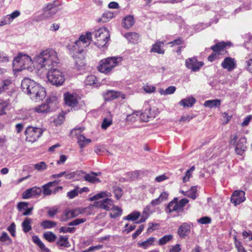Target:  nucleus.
Segmentation results:
<instances>
[{
  "instance_id": "f257e3e1",
  "label": "nucleus",
  "mask_w": 252,
  "mask_h": 252,
  "mask_svg": "<svg viewBox=\"0 0 252 252\" xmlns=\"http://www.w3.org/2000/svg\"><path fill=\"white\" fill-rule=\"evenodd\" d=\"M91 38L92 33L88 32L86 35H81L79 40L76 41L72 45L69 46V52L79 68L85 65L84 48L90 44Z\"/></svg>"
},
{
  "instance_id": "f03ea898",
  "label": "nucleus",
  "mask_w": 252,
  "mask_h": 252,
  "mask_svg": "<svg viewBox=\"0 0 252 252\" xmlns=\"http://www.w3.org/2000/svg\"><path fill=\"white\" fill-rule=\"evenodd\" d=\"M21 89L35 101L42 100L46 96V91L39 84L29 78L24 79L21 82Z\"/></svg>"
},
{
  "instance_id": "7ed1b4c3",
  "label": "nucleus",
  "mask_w": 252,
  "mask_h": 252,
  "mask_svg": "<svg viewBox=\"0 0 252 252\" xmlns=\"http://www.w3.org/2000/svg\"><path fill=\"white\" fill-rule=\"evenodd\" d=\"M40 67L49 70L54 68L59 63L57 52L52 49H47L41 52L34 59Z\"/></svg>"
},
{
  "instance_id": "20e7f679",
  "label": "nucleus",
  "mask_w": 252,
  "mask_h": 252,
  "mask_svg": "<svg viewBox=\"0 0 252 252\" xmlns=\"http://www.w3.org/2000/svg\"><path fill=\"white\" fill-rule=\"evenodd\" d=\"M121 57H111L101 60L97 67L98 70L105 74H110L114 68L121 62Z\"/></svg>"
},
{
  "instance_id": "39448f33",
  "label": "nucleus",
  "mask_w": 252,
  "mask_h": 252,
  "mask_svg": "<svg viewBox=\"0 0 252 252\" xmlns=\"http://www.w3.org/2000/svg\"><path fill=\"white\" fill-rule=\"evenodd\" d=\"M189 200L186 198L178 201V197H175L170 201L165 209L167 213H171L176 212L177 213L184 212V207L189 203Z\"/></svg>"
},
{
  "instance_id": "423d86ee",
  "label": "nucleus",
  "mask_w": 252,
  "mask_h": 252,
  "mask_svg": "<svg viewBox=\"0 0 252 252\" xmlns=\"http://www.w3.org/2000/svg\"><path fill=\"white\" fill-rule=\"evenodd\" d=\"M32 63V60L31 57L21 53H19L13 61V66L18 70L28 68Z\"/></svg>"
},
{
  "instance_id": "0eeeda50",
  "label": "nucleus",
  "mask_w": 252,
  "mask_h": 252,
  "mask_svg": "<svg viewBox=\"0 0 252 252\" xmlns=\"http://www.w3.org/2000/svg\"><path fill=\"white\" fill-rule=\"evenodd\" d=\"M47 78L52 85L56 86L62 85L65 81L63 73L56 68L48 70Z\"/></svg>"
},
{
  "instance_id": "6e6552de",
  "label": "nucleus",
  "mask_w": 252,
  "mask_h": 252,
  "mask_svg": "<svg viewBox=\"0 0 252 252\" xmlns=\"http://www.w3.org/2000/svg\"><path fill=\"white\" fill-rule=\"evenodd\" d=\"M94 34L96 40L94 44L99 48L104 47L110 39V34L106 28L99 29L94 32Z\"/></svg>"
},
{
  "instance_id": "1a4fd4ad",
  "label": "nucleus",
  "mask_w": 252,
  "mask_h": 252,
  "mask_svg": "<svg viewBox=\"0 0 252 252\" xmlns=\"http://www.w3.org/2000/svg\"><path fill=\"white\" fill-rule=\"evenodd\" d=\"M60 4H57L56 1L50 3L44 8L42 13L35 17L36 21H40L52 18L58 11V6Z\"/></svg>"
},
{
  "instance_id": "9d476101",
  "label": "nucleus",
  "mask_w": 252,
  "mask_h": 252,
  "mask_svg": "<svg viewBox=\"0 0 252 252\" xmlns=\"http://www.w3.org/2000/svg\"><path fill=\"white\" fill-rule=\"evenodd\" d=\"M42 129L39 127L28 126L24 132L27 141L33 143L36 141L43 134Z\"/></svg>"
},
{
  "instance_id": "9b49d317",
  "label": "nucleus",
  "mask_w": 252,
  "mask_h": 252,
  "mask_svg": "<svg viewBox=\"0 0 252 252\" xmlns=\"http://www.w3.org/2000/svg\"><path fill=\"white\" fill-rule=\"evenodd\" d=\"M237 136L236 135H232L230 137V144L235 146V151L237 154L242 156L247 149V139L245 137H242L237 142Z\"/></svg>"
},
{
  "instance_id": "f8f14e48",
  "label": "nucleus",
  "mask_w": 252,
  "mask_h": 252,
  "mask_svg": "<svg viewBox=\"0 0 252 252\" xmlns=\"http://www.w3.org/2000/svg\"><path fill=\"white\" fill-rule=\"evenodd\" d=\"M57 100L54 96L50 97L46 100V103L36 107L38 113H48L55 110L57 107Z\"/></svg>"
},
{
  "instance_id": "ddd939ff",
  "label": "nucleus",
  "mask_w": 252,
  "mask_h": 252,
  "mask_svg": "<svg viewBox=\"0 0 252 252\" xmlns=\"http://www.w3.org/2000/svg\"><path fill=\"white\" fill-rule=\"evenodd\" d=\"M203 64V62H198L195 57L188 58L185 61L186 66L193 72L198 71Z\"/></svg>"
},
{
  "instance_id": "4468645a",
  "label": "nucleus",
  "mask_w": 252,
  "mask_h": 252,
  "mask_svg": "<svg viewBox=\"0 0 252 252\" xmlns=\"http://www.w3.org/2000/svg\"><path fill=\"white\" fill-rule=\"evenodd\" d=\"M40 188L36 186L26 189L22 194V198L24 199H29L40 195L42 193Z\"/></svg>"
},
{
  "instance_id": "2eb2a0df",
  "label": "nucleus",
  "mask_w": 252,
  "mask_h": 252,
  "mask_svg": "<svg viewBox=\"0 0 252 252\" xmlns=\"http://www.w3.org/2000/svg\"><path fill=\"white\" fill-rule=\"evenodd\" d=\"M83 210L80 208L66 210L62 216L61 220L62 221H65L68 219L77 217L80 214L83 213Z\"/></svg>"
},
{
  "instance_id": "dca6fc26",
  "label": "nucleus",
  "mask_w": 252,
  "mask_h": 252,
  "mask_svg": "<svg viewBox=\"0 0 252 252\" xmlns=\"http://www.w3.org/2000/svg\"><path fill=\"white\" fill-rule=\"evenodd\" d=\"M245 192L242 190H235L231 197V202L236 206L246 200Z\"/></svg>"
},
{
  "instance_id": "f3484780",
  "label": "nucleus",
  "mask_w": 252,
  "mask_h": 252,
  "mask_svg": "<svg viewBox=\"0 0 252 252\" xmlns=\"http://www.w3.org/2000/svg\"><path fill=\"white\" fill-rule=\"evenodd\" d=\"M120 97H121L123 99L126 98L125 94H122L120 92L112 90L108 91L104 95V98L106 101H111Z\"/></svg>"
},
{
  "instance_id": "a211bd4d",
  "label": "nucleus",
  "mask_w": 252,
  "mask_h": 252,
  "mask_svg": "<svg viewBox=\"0 0 252 252\" xmlns=\"http://www.w3.org/2000/svg\"><path fill=\"white\" fill-rule=\"evenodd\" d=\"M95 206L105 210H109L111 209L112 207L113 206V201L109 198H105L99 201L95 202Z\"/></svg>"
},
{
  "instance_id": "6ab92c4d",
  "label": "nucleus",
  "mask_w": 252,
  "mask_h": 252,
  "mask_svg": "<svg viewBox=\"0 0 252 252\" xmlns=\"http://www.w3.org/2000/svg\"><path fill=\"white\" fill-rule=\"evenodd\" d=\"M190 232V225L188 223H183L178 229V234L181 239H185Z\"/></svg>"
},
{
  "instance_id": "aec40b11",
  "label": "nucleus",
  "mask_w": 252,
  "mask_h": 252,
  "mask_svg": "<svg viewBox=\"0 0 252 252\" xmlns=\"http://www.w3.org/2000/svg\"><path fill=\"white\" fill-rule=\"evenodd\" d=\"M65 104L68 106L74 108L78 103L76 96L67 93L64 94Z\"/></svg>"
},
{
  "instance_id": "412c9836",
  "label": "nucleus",
  "mask_w": 252,
  "mask_h": 252,
  "mask_svg": "<svg viewBox=\"0 0 252 252\" xmlns=\"http://www.w3.org/2000/svg\"><path fill=\"white\" fill-rule=\"evenodd\" d=\"M221 66L228 71H231L236 67L234 59L230 57L225 58L221 63Z\"/></svg>"
},
{
  "instance_id": "4be33fe9",
  "label": "nucleus",
  "mask_w": 252,
  "mask_h": 252,
  "mask_svg": "<svg viewBox=\"0 0 252 252\" xmlns=\"http://www.w3.org/2000/svg\"><path fill=\"white\" fill-rule=\"evenodd\" d=\"M155 118V113L151 108L146 109L143 113L140 112V119L144 122H148Z\"/></svg>"
},
{
  "instance_id": "5701e85b",
  "label": "nucleus",
  "mask_w": 252,
  "mask_h": 252,
  "mask_svg": "<svg viewBox=\"0 0 252 252\" xmlns=\"http://www.w3.org/2000/svg\"><path fill=\"white\" fill-rule=\"evenodd\" d=\"M12 85L10 78H4L0 80V94L9 90Z\"/></svg>"
},
{
  "instance_id": "b1692460",
  "label": "nucleus",
  "mask_w": 252,
  "mask_h": 252,
  "mask_svg": "<svg viewBox=\"0 0 252 252\" xmlns=\"http://www.w3.org/2000/svg\"><path fill=\"white\" fill-rule=\"evenodd\" d=\"M165 42L157 40L156 42L152 45L151 49V52L157 53L159 54H163L164 53V49L162 48Z\"/></svg>"
},
{
  "instance_id": "393cba45",
  "label": "nucleus",
  "mask_w": 252,
  "mask_h": 252,
  "mask_svg": "<svg viewBox=\"0 0 252 252\" xmlns=\"http://www.w3.org/2000/svg\"><path fill=\"white\" fill-rule=\"evenodd\" d=\"M168 196V193L166 192H162L159 196L154 200H152L150 203V205L153 206H156L160 204L162 201L166 200Z\"/></svg>"
},
{
  "instance_id": "a878e982",
  "label": "nucleus",
  "mask_w": 252,
  "mask_h": 252,
  "mask_svg": "<svg viewBox=\"0 0 252 252\" xmlns=\"http://www.w3.org/2000/svg\"><path fill=\"white\" fill-rule=\"evenodd\" d=\"M9 100H3L0 98V116L6 114L9 110Z\"/></svg>"
},
{
  "instance_id": "bb28decb",
  "label": "nucleus",
  "mask_w": 252,
  "mask_h": 252,
  "mask_svg": "<svg viewBox=\"0 0 252 252\" xmlns=\"http://www.w3.org/2000/svg\"><path fill=\"white\" fill-rule=\"evenodd\" d=\"M195 99L192 96L182 99L179 103L180 105L184 107H191L195 103Z\"/></svg>"
},
{
  "instance_id": "cd10ccee",
  "label": "nucleus",
  "mask_w": 252,
  "mask_h": 252,
  "mask_svg": "<svg viewBox=\"0 0 252 252\" xmlns=\"http://www.w3.org/2000/svg\"><path fill=\"white\" fill-rule=\"evenodd\" d=\"M134 24V20L133 16L128 15L125 17L123 20L122 25L125 29L131 28Z\"/></svg>"
},
{
  "instance_id": "c85d7f7f",
  "label": "nucleus",
  "mask_w": 252,
  "mask_h": 252,
  "mask_svg": "<svg viewBox=\"0 0 252 252\" xmlns=\"http://www.w3.org/2000/svg\"><path fill=\"white\" fill-rule=\"evenodd\" d=\"M78 143L80 148L83 149L91 142L90 139L87 138L84 135L80 134L78 136Z\"/></svg>"
},
{
  "instance_id": "c756f323",
  "label": "nucleus",
  "mask_w": 252,
  "mask_h": 252,
  "mask_svg": "<svg viewBox=\"0 0 252 252\" xmlns=\"http://www.w3.org/2000/svg\"><path fill=\"white\" fill-rule=\"evenodd\" d=\"M57 245L65 248H68L70 246L68 241V237L66 236H60L57 242Z\"/></svg>"
},
{
  "instance_id": "7c9ffc66",
  "label": "nucleus",
  "mask_w": 252,
  "mask_h": 252,
  "mask_svg": "<svg viewBox=\"0 0 252 252\" xmlns=\"http://www.w3.org/2000/svg\"><path fill=\"white\" fill-rule=\"evenodd\" d=\"M125 36L130 42L133 43L137 42L139 38V34L134 32L126 33Z\"/></svg>"
},
{
  "instance_id": "2f4dec72",
  "label": "nucleus",
  "mask_w": 252,
  "mask_h": 252,
  "mask_svg": "<svg viewBox=\"0 0 252 252\" xmlns=\"http://www.w3.org/2000/svg\"><path fill=\"white\" fill-rule=\"evenodd\" d=\"M113 17L114 14L112 12L107 11L103 14L101 18L98 19V22L100 23H106L113 18Z\"/></svg>"
},
{
  "instance_id": "473e14b6",
  "label": "nucleus",
  "mask_w": 252,
  "mask_h": 252,
  "mask_svg": "<svg viewBox=\"0 0 252 252\" xmlns=\"http://www.w3.org/2000/svg\"><path fill=\"white\" fill-rule=\"evenodd\" d=\"M32 241L40 248L41 250L46 251V252H50V250L45 247V245L40 240L37 236H33L32 237Z\"/></svg>"
},
{
  "instance_id": "72a5a7b5",
  "label": "nucleus",
  "mask_w": 252,
  "mask_h": 252,
  "mask_svg": "<svg viewBox=\"0 0 252 252\" xmlns=\"http://www.w3.org/2000/svg\"><path fill=\"white\" fill-rule=\"evenodd\" d=\"M57 225L56 222L49 220H45L42 221L40 223L41 226L44 229H51L55 227Z\"/></svg>"
},
{
  "instance_id": "f704fd0d",
  "label": "nucleus",
  "mask_w": 252,
  "mask_h": 252,
  "mask_svg": "<svg viewBox=\"0 0 252 252\" xmlns=\"http://www.w3.org/2000/svg\"><path fill=\"white\" fill-rule=\"evenodd\" d=\"M220 105V100L218 99L207 100L204 103V106L209 108L219 107Z\"/></svg>"
},
{
  "instance_id": "c9c22d12",
  "label": "nucleus",
  "mask_w": 252,
  "mask_h": 252,
  "mask_svg": "<svg viewBox=\"0 0 252 252\" xmlns=\"http://www.w3.org/2000/svg\"><path fill=\"white\" fill-rule=\"evenodd\" d=\"M32 220L29 218H26L22 223L23 230L24 232L27 233L32 229L31 223Z\"/></svg>"
},
{
  "instance_id": "e433bc0d",
  "label": "nucleus",
  "mask_w": 252,
  "mask_h": 252,
  "mask_svg": "<svg viewBox=\"0 0 252 252\" xmlns=\"http://www.w3.org/2000/svg\"><path fill=\"white\" fill-rule=\"evenodd\" d=\"M84 179L85 180L93 184L100 183L101 182L99 178L95 177V176L92 174V172L90 174H86L84 176Z\"/></svg>"
},
{
  "instance_id": "4c0bfd02",
  "label": "nucleus",
  "mask_w": 252,
  "mask_h": 252,
  "mask_svg": "<svg viewBox=\"0 0 252 252\" xmlns=\"http://www.w3.org/2000/svg\"><path fill=\"white\" fill-rule=\"evenodd\" d=\"M0 241L3 242L4 244L6 245H9L12 243L11 239L5 232L2 233L1 235L0 236Z\"/></svg>"
},
{
  "instance_id": "58836bf2",
  "label": "nucleus",
  "mask_w": 252,
  "mask_h": 252,
  "mask_svg": "<svg viewBox=\"0 0 252 252\" xmlns=\"http://www.w3.org/2000/svg\"><path fill=\"white\" fill-rule=\"evenodd\" d=\"M227 44L224 42H219L214 46H212L211 49L215 52H220L223 50L226 46Z\"/></svg>"
},
{
  "instance_id": "ea45409f",
  "label": "nucleus",
  "mask_w": 252,
  "mask_h": 252,
  "mask_svg": "<svg viewBox=\"0 0 252 252\" xmlns=\"http://www.w3.org/2000/svg\"><path fill=\"white\" fill-rule=\"evenodd\" d=\"M112 212L110 213V217L111 218L115 219L122 215V210L118 207H112Z\"/></svg>"
},
{
  "instance_id": "a19ab883",
  "label": "nucleus",
  "mask_w": 252,
  "mask_h": 252,
  "mask_svg": "<svg viewBox=\"0 0 252 252\" xmlns=\"http://www.w3.org/2000/svg\"><path fill=\"white\" fill-rule=\"evenodd\" d=\"M196 192L197 186H192L189 190L186 191V194H185V196H187L192 199H195L197 197Z\"/></svg>"
},
{
  "instance_id": "79ce46f5",
  "label": "nucleus",
  "mask_w": 252,
  "mask_h": 252,
  "mask_svg": "<svg viewBox=\"0 0 252 252\" xmlns=\"http://www.w3.org/2000/svg\"><path fill=\"white\" fill-rule=\"evenodd\" d=\"M109 114H110V113H109ZM112 124V117H111V115L110 114V115L108 117L104 118L103 119L101 126L102 129H106Z\"/></svg>"
},
{
  "instance_id": "37998d69",
  "label": "nucleus",
  "mask_w": 252,
  "mask_h": 252,
  "mask_svg": "<svg viewBox=\"0 0 252 252\" xmlns=\"http://www.w3.org/2000/svg\"><path fill=\"white\" fill-rule=\"evenodd\" d=\"M43 237L49 242H53L55 241L57 238L56 235L51 231H47L43 234Z\"/></svg>"
},
{
  "instance_id": "c03bdc74",
  "label": "nucleus",
  "mask_w": 252,
  "mask_h": 252,
  "mask_svg": "<svg viewBox=\"0 0 252 252\" xmlns=\"http://www.w3.org/2000/svg\"><path fill=\"white\" fill-rule=\"evenodd\" d=\"M140 216V213L139 212H133L127 216H126L124 218V220H131V221H135Z\"/></svg>"
},
{
  "instance_id": "a18cd8bd",
  "label": "nucleus",
  "mask_w": 252,
  "mask_h": 252,
  "mask_svg": "<svg viewBox=\"0 0 252 252\" xmlns=\"http://www.w3.org/2000/svg\"><path fill=\"white\" fill-rule=\"evenodd\" d=\"M155 238L150 237L146 241L143 242L142 243H139V246L143 248L144 249L147 248L150 245H152L153 242L155 241Z\"/></svg>"
},
{
  "instance_id": "49530a36",
  "label": "nucleus",
  "mask_w": 252,
  "mask_h": 252,
  "mask_svg": "<svg viewBox=\"0 0 252 252\" xmlns=\"http://www.w3.org/2000/svg\"><path fill=\"white\" fill-rule=\"evenodd\" d=\"M172 238L173 236L171 234L164 235L159 240L158 244L160 245H164L172 239Z\"/></svg>"
},
{
  "instance_id": "de8ad7c7",
  "label": "nucleus",
  "mask_w": 252,
  "mask_h": 252,
  "mask_svg": "<svg viewBox=\"0 0 252 252\" xmlns=\"http://www.w3.org/2000/svg\"><path fill=\"white\" fill-rule=\"evenodd\" d=\"M96 81V77L94 75L88 76L85 80V83L86 85H93L95 83Z\"/></svg>"
},
{
  "instance_id": "09e8293b",
  "label": "nucleus",
  "mask_w": 252,
  "mask_h": 252,
  "mask_svg": "<svg viewBox=\"0 0 252 252\" xmlns=\"http://www.w3.org/2000/svg\"><path fill=\"white\" fill-rule=\"evenodd\" d=\"M86 221V218L76 219L73 221L69 222L67 225L68 226H75L84 223Z\"/></svg>"
},
{
  "instance_id": "8fccbe9b",
  "label": "nucleus",
  "mask_w": 252,
  "mask_h": 252,
  "mask_svg": "<svg viewBox=\"0 0 252 252\" xmlns=\"http://www.w3.org/2000/svg\"><path fill=\"white\" fill-rule=\"evenodd\" d=\"M76 230V228L75 227H65V226H62L61 227L59 231L60 232H63L64 233H73Z\"/></svg>"
},
{
  "instance_id": "3c124183",
  "label": "nucleus",
  "mask_w": 252,
  "mask_h": 252,
  "mask_svg": "<svg viewBox=\"0 0 252 252\" xmlns=\"http://www.w3.org/2000/svg\"><path fill=\"white\" fill-rule=\"evenodd\" d=\"M34 168L38 171H41L45 170L47 168V165L45 162L41 161L38 163L35 164Z\"/></svg>"
},
{
  "instance_id": "603ef678",
  "label": "nucleus",
  "mask_w": 252,
  "mask_h": 252,
  "mask_svg": "<svg viewBox=\"0 0 252 252\" xmlns=\"http://www.w3.org/2000/svg\"><path fill=\"white\" fill-rule=\"evenodd\" d=\"M107 196V193L105 191H102L99 193H97L92 197L90 198V200L91 201H94L98 200L99 199L102 198L103 197H106Z\"/></svg>"
},
{
  "instance_id": "864d4df0",
  "label": "nucleus",
  "mask_w": 252,
  "mask_h": 252,
  "mask_svg": "<svg viewBox=\"0 0 252 252\" xmlns=\"http://www.w3.org/2000/svg\"><path fill=\"white\" fill-rule=\"evenodd\" d=\"M139 116H140V111L134 112L132 114L127 115V120L131 122L135 121Z\"/></svg>"
},
{
  "instance_id": "5fc2aeb1",
  "label": "nucleus",
  "mask_w": 252,
  "mask_h": 252,
  "mask_svg": "<svg viewBox=\"0 0 252 252\" xmlns=\"http://www.w3.org/2000/svg\"><path fill=\"white\" fill-rule=\"evenodd\" d=\"M58 213V208L56 206L52 208H49L47 214L51 218H53L56 214Z\"/></svg>"
},
{
  "instance_id": "6e6d98bb",
  "label": "nucleus",
  "mask_w": 252,
  "mask_h": 252,
  "mask_svg": "<svg viewBox=\"0 0 252 252\" xmlns=\"http://www.w3.org/2000/svg\"><path fill=\"white\" fill-rule=\"evenodd\" d=\"M20 15V12L18 10L13 11L11 14L6 15V17L11 22L13 19L18 17Z\"/></svg>"
},
{
  "instance_id": "4d7b16f0",
  "label": "nucleus",
  "mask_w": 252,
  "mask_h": 252,
  "mask_svg": "<svg viewBox=\"0 0 252 252\" xmlns=\"http://www.w3.org/2000/svg\"><path fill=\"white\" fill-rule=\"evenodd\" d=\"M64 120V115L63 114L59 115L58 117L55 119L54 120V122L56 125H60L62 124Z\"/></svg>"
},
{
  "instance_id": "13d9d810",
  "label": "nucleus",
  "mask_w": 252,
  "mask_h": 252,
  "mask_svg": "<svg viewBox=\"0 0 252 252\" xmlns=\"http://www.w3.org/2000/svg\"><path fill=\"white\" fill-rule=\"evenodd\" d=\"M78 195V190L75 189L67 193V196L70 199H73Z\"/></svg>"
},
{
  "instance_id": "bf43d9fd",
  "label": "nucleus",
  "mask_w": 252,
  "mask_h": 252,
  "mask_svg": "<svg viewBox=\"0 0 252 252\" xmlns=\"http://www.w3.org/2000/svg\"><path fill=\"white\" fill-rule=\"evenodd\" d=\"M198 223L201 224H208L211 221V219L208 217H203L197 220Z\"/></svg>"
},
{
  "instance_id": "052dcab7",
  "label": "nucleus",
  "mask_w": 252,
  "mask_h": 252,
  "mask_svg": "<svg viewBox=\"0 0 252 252\" xmlns=\"http://www.w3.org/2000/svg\"><path fill=\"white\" fill-rule=\"evenodd\" d=\"M15 229L16 225L14 222H13L7 227V229L12 236L15 237L16 233Z\"/></svg>"
},
{
  "instance_id": "680f3d73",
  "label": "nucleus",
  "mask_w": 252,
  "mask_h": 252,
  "mask_svg": "<svg viewBox=\"0 0 252 252\" xmlns=\"http://www.w3.org/2000/svg\"><path fill=\"white\" fill-rule=\"evenodd\" d=\"M29 203L26 202H21L18 204L17 208L20 212H21L23 210L26 209L28 208Z\"/></svg>"
},
{
  "instance_id": "e2e57ef3",
  "label": "nucleus",
  "mask_w": 252,
  "mask_h": 252,
  "mask_svg": "<svg viewBox=\"0 0 252 252\" xmlns=\"http://www.w3.org/2000/svg\"><path fill=\"white\" fill-rule=\"evenodd\" d=\"M143 90L146 93H152L156 91V87L152 86L146 85L143 87Z\"/></svg>"
},
{
  "instance_id": "0e129e2a",
  "label": "nucleus",
  "mask_w": 252,
  "mask_h": 252,
  "mask_svg": "<svg viewBox=\"0 0 252 252\" xmlns=\"http://www.w3.org/2000/svg\"><path fill=\"white\" fill-rule=\"evenodd\" d=\"M114 192L117 199H119L123 195L122 190L120 188H116L114 190Z\"/></svg>"
},
{
  "instance_id": "69168bd1",
  "label": "nucleus",
  "mask_w": 252,
  "mask_h": 252,
  "mask_svg": "<svg viewBox=\"0 0 252 252\" xmlns=\"http://www.w3.org/2000/svg\"><path fill=\"white\" fill-rule=\"evenodd\" d=\"M9 57L3 52H0V63L8 62Z\"/></svg>"
},
{
  "instance_id": "338daca9",
  "label": "nucleus",
  "mask_w": 252,
  "mask_h": 252,
  "mask_svg": "<svg viewBox=\"0 0 252 252\" xmlns=\"http://www.w3.org/2000/svg\"><path fill=\"white\" fill-rule=\"evenodd\" d=\"M144 228V225H141L139 228L132 234V238L133 239L136 238L138 236H139L141 233L143 231Z\"/></svg>"
},
{
  "instance_id": "774afa93",
  "label": "nucleus",
  "mask_w": 252,
  "mask_h": 252,
  "mask_svg": "<svg viewBox=\"0 0 252 252\" xmlns=\"http://www.w3.org/2000/svg\"><path fill=\"white\" fill-rule=\"evenodd\" d=\"M242 235L244 239L248 238L250 241L252 240V232L251 231H243L242 232Z\"/></svg>"
}]
</instances>
